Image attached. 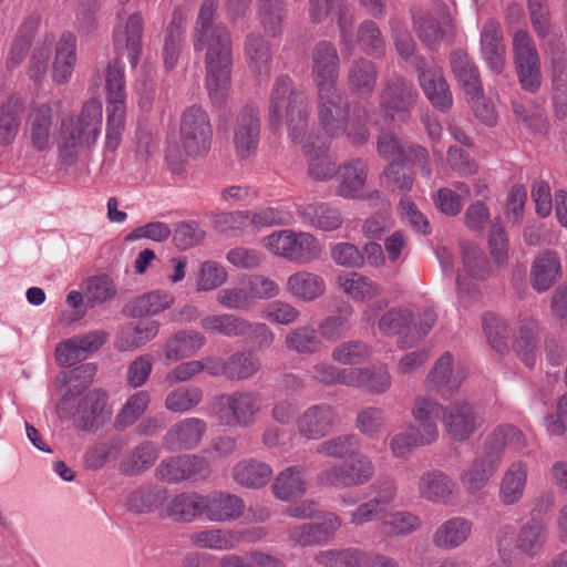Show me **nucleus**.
<instances>
[{
    "mask_svg": "<svg viewBox=\"0 0 567 567\" xmlns=\"http://www.w3.org/2000/svg\"><path fill=\"white\" fill-rule=\"evenodd\" d=\"M372 354L371 348L360 340L343 341L332 349L333 361L343 365H358L365 362Z\"/></svg>",
    "mask_w": 567,
    "mask_h": 567,
    "instance_id": "obj_60",
    "label": "nucleus"
},
{
    "mask_svg": "<svg viewBox=\"0 0 567 567\" xmlns=\"http://www.w3.org/2000/svg\"><path fill=\"white\" fill-rule=\"evenodd\" d=\"M245 54L254 73L258 75L269 74L271 53L264 38L249 35L245 44Z\"/></svg>",
    "mask_w": 567,
    "mask_h": 567,
    "instance_id": "obj_56",
    "label": "nucleus"
},
{
    "mask_svg": "<svg viewBox=\"0 0 567 567\" xmlns=\"http://www.w3.org/2000/svg\"><path fill=\"white\" fill-rule=\"evenodd\" d=\"M561 264L558 254L554 250H544L533 262L530 282L535 290H548L560 277Z\"/></svg>",
    "mask_w": 567,
    "mask_h": 567,
    "instance_id": "obj_34",
    "label": "nucleus"
},
{
    "mask_svg": "<svg viewBox=\"0 0 567 567\" xmlns=\"http://www.w3.org/2000/svg\"><path fill=\"white\" fill-rule=\"evenodd\" d=\"M464 379V370L461 367H454L452 354L445 352L426 375L425 386L443 399H449L458 390Z\"/></svg>",
    "mask_w": 567,
    "mask_h": 567,
    "instance_id": "obj_18",
    "label": "nucleus"
},
{
    "mask_svg": "<svg viewBox=\"0 0 567 567\" xmlns=\"http://www.w3.org/2000/svg\"><path fill=\"white\" fill-rule=\"evenodd\" d=\"M208 473V465L204 457L198 455H181L163 460L156 468L158 478L177 483Z\"/></svg>",
    "mask_w": 567,
    "mask_h": 567,
    "instance_id": "obj_22",
    "label": "nucleus"
},
{
    "mask_svg": "<svg viewBox=\"0 0 567 567\" xmlns=\"http://www.w3.org/2000/svg\"><path fill=\"white\" fill-rule=\"evenodd\" d=\"M472 522L455 516L443 522L433 533V545L440 549H454L462 546L471 536Z\"/></svg>",
    "mask_w": 567,
    "mask_h": 567,
    "instance_id": "obj_35",
    "label": "nucleus"
},
{
    "mask_svg": "<svg viewBox=\"0 0 567 567\" xmlns=\"http://www.w3.org/2000/svg\"><path fill=\"white\" fill-rule=\"evenodd\" d=\"M380 123L377 114L369 111L364 105L357 104L351 111V115L347 121L346 135L348 141L353 145H363L368 142L370 133L368 126Z\"/></svg>",
    "mask_w": 567,
    "mask_h": 567,
    "instance_id": "obj_48",
    "label": "nucleus"
},
{
    "mask_svg": "<svg viewBox=\"0 0 567 567\" xmlns=\"http://www.w3.org/2000/svg\"><path fill=\"white\" fill-rule=\"evenodd\" d=\"M303 223L324 231H332L341 227L340 212L327 203H309L297 207Z\"/></svg>",
    "mask_w": 567,
    "mask_h": 567,
    "instance_id": "obj_37",
    "label": "nucleus"
},
{
    "mask_svg": "<svg viewBox=\"0 0 567 567\" xmlns=\"http://www.w3.org/2000/svg\"><path fill=\"white\" fill-rule=\"evenodd\" d=\"M71 398L69 393L64 394L56 406V413L61 419H70L76 415L78 427L84 431H91L104 422L106 395L104 392L94 390L87 393L79 403L76 412L73 413L69 406Z\"/></svg>",
    "mask_w": 567,
    "mask_h": 567,
    "instance_id": "obj_12",
    "label": "nucleus"
},
{
    "mask_svg": "<svg viewBox=\"0 0 567 567\" xmlns=\"http://www.w3.org/2000/svg\"><path fill=\"white\" fill-rule=\"evenodd\" d=\"M352 371L360 372L358 384L349 386L364 389L372 394H382L391 386V374L386 367L378 365L371 368H352Z\"/></svg>",
    "mask_w": 567,
    "mask_h": 567,
    "instance_id": "obj_57",
    "label": "nucleus"
},
{
    "mask_svg": "<svg viewBox=\"0 0 567 567\" xmlns=\"http://www.w3.org/2000/svg\"><path fill=\"white\" fill-rule=\"evenodd\" d=\"M310 107L308 95L288 76L276 80L269 101V122L274 127L287 125L292 143L302 144L308 132Z\"/></svg>",
    "mask_w": 567,
    "mask_h": 567,
    "instance_id": "obj_3",
    "label": "nucleus"
},
{
    "mask_svg": "<svg viewBox=\"0 0 567 567\" xmlns=\"http://www.w3.org/2000/svg\"><path fill=\"white\" fill-rule=\"evenodd\" d=\"M179 135L182 145L188 155L206 154L210 148L213 136L207 113L198 106L187 109L181 120Z\"/></svg>",
    "mask_w": 567,
    "mask_h": 567,
    "instance_id": "obj_7",
    "label": "nucleus"
},
{
    "mask_svg": "<svg viewBox=\"0 0 567 567\" xmlns=\"http://www.w3.org/2000/svg\"><path fill=\"white\" fill-rule=\"evenodd\" d=\"M421 525L422 520L417 515L409 511H398L383 517L381 529L389 537H400L419 530Z\"/></svg>",
    "mask_w": 567,
    "mask_h": 567,
    "instance_id": "obj_55",
    "label": "nucleus"
},
{
    "mask_svg": "<svg viewBox=\"0 0 567 567\" xmlns=\"http://www.w3.org/2000/svg\"><path fill=\"white\" fill-rule=\"evenodd\" d=\"M244 509V501L234 494L215 493L205 495L204 498V515L209 522L236 520L241 516Z\"/></svg>",
    "mask_w": 567,
    "mask_h": 567,
    "instance_id": "obj_32",
    "label": "nucleus"
},
{
    "mask_svg": "<svg viewBox=\"0 0 567 567\" xmlns=\"http://www.w3.org/2000/svg\"><path fill=\"white\" fill-rule=\"evenodd\" d=\"M415 69L420 86L431 104L437 110L449 111L453 96L442 68L433 61L415 59Z\"/></svg>",
    "mask_w": 567,
    "mask_h": 567,
    "instance_id": "obj_13",
    "label": "nucleus"
},
{
    "mask_svg": "<svg viewBox=\"0 0 567 567\" xmlns=\"http://www.w3.org/2000/svg\"><path fill=\"white\" fill-rule=\"evenodd\" d=\"M528 483V465L525 461L512 462L503 472L498 485V498L503 505L520 502Z\"/></svg>",
    "mask_w": 567,
    "mask_h": 567,
    "instance_id": "obj_27",
    "label": "nucleus"
},
{
    "mask_svg": "<svg viewBox=\"0 0 567 567\" xmlns=\"http://www.w3.org/2000/svg\"><path fill=\"white\" fill-rule=\"evenodd\" d=\"M421 498L431 503L453 505L457 499L456 482L443 471L424 472L417 482Z\"/></svg>",
    "mask_w": 567,
    "mask_h": 567,
    "instance_id": "obj_20",
    "label": "nucleus"
},
{
    "mask_svg": "<svg viewBox=\"0 0 567 567\" xmlns=\"http://www.w3.org/2000/svg\"><path fill=\"white\" fill-rule=\"evenodd\" d=\"M378 71L373 62L365 59H357L352 62L348 72V85L358 96H370L374 91Z\"/></svg>",
    "mask_w": 567,
    "mask_h": 567,
    "instance_id": "obj_44",
    "label": "nucleus"
},
{
    "mask_svg": "<svg viewBox=\"0 0 567 567\" xmlns=\"http://www.w3.org/2000/svg\"><path fill=\"white\" fill-rule=\"evenodd\" d=\"M360 372L352 371V368L339 369L328 361H319L312 368V378L324 385L358 384Z\"/></svg>",
    "mask_w": 567,
    "mask_h": 567,
    "instance_id": "obj_53",
    "label": "nucleus"
},
{
    "mask_svg": "<svg viewBox=\"0 0 567 567\" xmlns=\"http://www.w3.org/2000/svg\"><path fill=\"white\" fill-rule=\"evenodd\" d=\"M415 24L421 40L430 47L451 42L454 37V25L449 14H442L439 19L415 20Z\"/></svg>",
    "mask_w": 567,
    "mask_h": 567,
    "instance_id": "obj_47",
    "label": "nucleus"
},
{
    "mask_svg": "<svg viewBox=\"0 0 567 567\" xmlns=\"http://www.w3.org/2000/svg\"><path fill=\"white\" fill-rule=\"evenodd\" d=\"M444 406L435 399L420 394L413 400L411 415L415 422L414 432L419 442L432 444L439 437V420L443 421Z\"/></svg>",
    "mask_w": 567,
    "mask_h": 567,
    "instance_id": "obj_15",
    "label": "nucleus"
},
{
    "mask_svg": "<svg viewBox=\"0 0 567 567\" xmlns=\"http://www.w3.org/2000/svg\"><path fill=\"white\" fill-rule=\"evenodd\" d=\"M357 41L368 55L379 56L384 53V38L377 23L371 20H364L359 25Z\"/></svg>",
    "mask_w": 567,
    "mask_h": 567,
    "instance_id": "obj_63",
    "label": "nucleus"
},
{
    "mask_svg": "<svg viewBox=\"0 0 567 567\" xmlns=\"http://www.w3.org/2000/svg\"><path fill=\"white\" fill-rule=\"evenodd\" d=\"M309 17L312 22H321L327 17L336 19L342 40L344 43L348 42L353 16L350 13L346 0H309Z\"/></svg>",
    "mask_w": 567,
    "mask_h": 567,
    "instance_id": "obj_33",
    "label": "nucleus"
},
{
    "mask_svg": "<svg viewBox=\"0 0 567 567\" xmlns=\"http://www.w3.org/2000/svg\"><path fill=\"white\" fill-rule=\"evenodd\" d=\"M53 110L51 104L42 103L32 107L24 135L31 148L38 153L50 152L53 147Z\"/></svg>",
    "mask_w": 567,
    "mask_h": 567,
    "instance_id": "obj_16",
    "label": "nucleus"
},
{
    "mask_svg": "<svg viewBox=\"0 0 567 567\" xmlns=\"http://www.w3.org/2000/svg\"><path fill=\"white\" fill-rule=\"evenodd\" d=\"M414 86L403 78H394L386 82L380 94V116L383 121L403 122L409 117L410 110L416 102Z\"/></svg>",
    "mask_w": 567,
    "mask_h": 567,
    "instance_id": "obj_8",
    "label": "nucleus"
},
{
    "mask_svg": "<svg viewBox=\"0 0 567 567\" xmlns=\"http://www.w3.org/2000/svg\"><path fill=\"white\" fill-rule=\"evenodd\" d=\"M452 71L472 103L478 102L483 96V86L477 66L467 53L455 51L451 55Z\"/></svg>",
    "mask_w": 567,
    "mask_h": 567,
    "instance_id": "obj_28",
    "label": "nucleus"
},
{
    "mask_svg": "<svg viewBox=\"0 0 567 567\" xmlns=\"http://www.w3.org/2000/svg\"><path fill=\"white\" fill-rule=\"evenodd\" d=\"M361 549L354 547L319 550L313 560L322 567H358Z\"/></svg>",
    "mask_w": 567,
    "mask_h": 567,
    "instance_id": "obj_61",
    "label": "nucleus"
},
{
    "mask_svg": "<svg viewBox=\"0 0 567 567\" xmlns=\"http://www.w3.org/2000/svg\"><path fill=\"white\" fill-rule=\"evenodd\" d=\"M311 76L317 91L336 89L340 59L336 47L329 41H319L311 51Z\"/></svg>",
    "mask_w": 567,
    "mask_h": 567,
    "instance_id": "obj_14",
    "label": "nucleus"
},
{
    "mask_svg": "<svg viewBox=\"0 0 567 567\" xmlns=\"http://www.w3.org/2000/svg\"><path fill=\"white\" fill-rule=\"evenodd\" d=\"M159 329L155 320H143L123 328L116 338L115 346L121 351H132L153 340Z\"/></svg>",
    "mask_w": 567,
    "mask_h": 567,
    "instance_id": "obj_42",
    "label": "nucleus"
},
{
    "mask_svg": "<svg viewBox=\"0 0 567 567\" xmlns=\"http://www.w3.org/2000/svg\"><path fill=\"white\" fill-rule=\"evenodd\" d=\"M496 539L502 559L512 565L514 556L528 559L537 557L546 544L547 529L542 520L530 518L518 528L516 534L511 526L503 527Z\"/></svg>",
    "mask_w": 567,
    "mask_h": 567,
    "instance_id": "obj_4",
    "label": "nucleus"
},
{
    "mask_svg": "<svg viewBox=\"0 0 567 567\" xmlns=\"http://www.w3.org/2000/svg\"><path fill=\"white\" fill-rule=\"evenodd\" d=\"M290 261L307 264L317 260L321 256V245L310 233L293 231L291 240Z\"/></svg>",
    "mask_w": 567,
    "mask_h": 567,
    "instance_id": "obj_58",
    "label": "nucleus"
},
{
    "mask_svg": "<svg viewBox=\"0 0 567 567\" xmlns=\"http://www.w3.org/2000/svg\"><path fill=\"white\" fill-rule=\"evenodd\" d=\"M272 489L281 501L301 497L307 491V471L299 465L287 467L278 474Z\"/></svg>",
    "mask_w": 567,
    "mask_h": 567,
    "instance_id": "obj_41",
    "label": "nucleus"
},
{
    "mask_svg": "<svg viewBox=\"0 0 567 567\" xmlns=\"http://www.w3.org/2000/svg\"><path fill=\"white\" fill-rule=\"evenodd\" d=\"M298 433L308 440H319L327 436L338 423V414L329 404H315L309 406L297 419Z\"/></svg>",
    "mask_w": 567,
    "mask_h": 567,
    "instance_id": "obj_19",
    "label": "nucleus"
},
{
    "mask_svg": "<svg viewBox=\"0 0 567 567\" xmlns=\"http://www.w3.org/2000/svg\"><path fill=\"white\" fill-rule=\"evenodd\" d=\"M360 446V439L355 434H342L326 440L317 446V452L321 455L344 458L352 455Z\"/></svg>",
    "mask_w": 567,
    "mask_h": 567,
    "instance_id": "obj_62",
    "label": "nucleus"
},
{
    "mask_svg": "<svg viewBox=\"0 0 567 567\" xmlns=\"http://www.w3.org/2000/svg\"><path fill=\"white\" fill-rule=\"evenodd\" d=\"M499 465L501 458L497 454L484 452L461 473L460 482L468 493L475 494L487 485Z\"/></svg>",
    "mask_w": 567,
    "mask_h": 567,
    "instance_id": "obj_31",
    "label": "nucleus"
},
{
    "mask_svg": "<svg viewBox=\"0 0 567 567\" xmlns=\"http://www.w3.org/2000/svg\"><path fill=\"white\" fill-rule=\"evenodd\" d=\"M25 116V106L20 95L12 93L0 99V146H11L20 131Z\"/></svg>",
    "mask_w": 567,
    "mask_h": 567,
    "instance_id": "obj_25",
    "label": "nucleus"
},
{
    "mask_svg": "<svg viewBox=\"0 0 567 567\" xmlns=\"http://www.w3.org/2000/svg\"><path fill=\"white\" fill-rule=\"evenodd\" d=\"M228 272L217 261L206 260L199 265L196 277V289L198 291H212L227 281Z\"/></svg>",
    "mask_w": 567,
    "mask_h": 567,
    "instance_id": "obj_64",
    "label": "nucleus"
},
{
    "mask_svg": "<svg viewBox=\"0 0 567 567\" xmlns=\"http://www.w3.org/2000/svg\"><path fill=\"white\" fill-rule=\"evenodd\" d=\"M260 123L258 111L254 106L244 107L234 123L233 143L239 157L250 156L258 146Z\"/></svg>",
    "mask_w": 567,
    "mask_h": 567,
    "instance_id": "obj_21",
    "label": "nucleus"
},
{
    "mask_svg": "<svg viewBox=\"0 0 567 567\" xmlns=\"http://www.w3.org/2000/svg\"><path fill=\"white\" fill-rule=\"evenodd\" d=\"M286 290L292 297L309 302L324 293L326 282L321 276L301 270L288 277Z\"/></svg>",
    "mask_w": 567,
    "mask_h": 567,
    "instance_id": "obj_40",
    "label": "nucleus"
},
{
    "mask_svg": "<svg viewBox=\"0 0 567 567\" xmlns=\"http://www.w3.org/2000/svg\"><path fill=\"white\" fill-rule=\"evenodd\" d=\"M103 110L100 101L89 100L79 113L61 121L58 140L59 161L64 166L75 164L79 156L91 150L101 134Z\"/></svg>",
    "mask_w": 567,
    "mask_h": 567,
    "instance_id": "obj_2",
    "label": "nucleus"
},
{
    "mask_svg": "<svg viewBox=\"0 0 567 567\" xmlns=\"http://www.w3.org/2000/svg\"><path fill=\"white\" fill-rule=\"evenodd\" d=\"M266 535L264 528H255L241 535L234 530H223L219 528H207L194 532L189 536L190 543L199 548H208L214 550H228L235 548L244 538L250 540L260 539Z\"/></svg>",
    "mask_w": 567,
    "mask_h": 567,
    "instance_id": "obj_23",
    "label": "nucleus"
},
{
    "mask_svg": "<svg viewBox=\"0 0 567 567\" xmlns=\"http://www.w3.org/2000/svg\"><path fill=\"white\" fill-rule=\"evenodd\" d=\"M204 498L205 495L197 493L178 494L162 508V515L177 522H193L204 515Z\"/></svg>",
    "mask_w": 567,
    "mask_h": 567,
    "instance_id": "obj_38",
    "label": "nucleus"
},
{
    "mask_svg": "<svg viewBox=\"0 0 567 567\" xmlns=\"http://www.w3.org/2000/svg\"><path fill=\"white\" fill-rule=\"evenodd\" d=\"M462 269L456 277L458 305L467 308L480 300L478 282L486 279L491 270L482 250L471 244L462 243Z\"/></svg>",
    "mask_w": 567,
    "mask_h": 567,
    "instance_id": "obj_6",
    "label": "nucleus"
},
{
    "mask_svg": "<svg viewBox=\"0 0 567 567\" xmlns=\"http://www.w3.org/2000/svg\"><path fill=\"white\" fill-rule=\"evenodd\" d=\"M203 395L198 386H178L166 395L164 405L169 412L186 413L203 401Z\"/></svg>",
    "mask_w": 567,
    "mask_h": 567,
    "instance_id": "obj_59",
    "label": "nucleus"
},
{
    "mask_svg": "<svg viewBox=\"0 0 567 567\" xmlns=\"http://www.w3.org/2000/svg\"><path fill=\"white\" fill-rule=\"evenodd\" d=\"M285 346L289 351L300 354H312L322 347L317 330L311 326L291 329L285 337Z\"/></svg>",
    "mask_w": 567,
    "mask_h": 567,
    "instance_id": "obj_52",
    "label": "nucleus"
},
{
    "mask_svg": "<svg viewBox=\"0 0 567 567\" xmlns=\"http://www.w3.org/2000/svg\"><path fill=\"white\" fill-rule=\"evenodd\" d=\"M206 429V423L202 419H183L169 427L163 437V445L168 451L194 449L202 441Z\"/></svg>",
    "mask_w": 567,
    "mask_h": 567,
    "instance_id": "obj_24",
    "label": "nucleus"
},
{
    "mask_svg": "<svg viewBox=\"0 0 567 567\" xmlns=\"http://www.w3.org/2000/svg\"><path fill=\"white\" fill-rule=\"evenodd\" d=\"M338 186L336 194L347 199H357L362 197L367 184L368 166L367 163L353 158L343 162L337 172Z\"/></svg>",
    "mask_w": 567,
    "mask_h": 567,
    "instance_id": "obj_26",
    "label": "nucleus"
},
{
    "mask_svg": "<svg viewBox=\"0 0 567 567\" xmlns=\"http://www.w3.org/2000/svg\"><path fill=\"white\" fill-rule=\"evenodd\" d=\"M206 343V338L198 331L182 330L169 338L165 344V358L176 362L189 358L199 351Z\"/></svg>",
    "mask_w": 567,
    "mask_h": 567,
    "instance_id": "obj_43",
    "label": "nucleus"
},
{
    "mask_svg": "<svg viewBox=\"0 0 567 567\" xmlns=\"http://www.w3.org/2000/svg\"><path fill=\"white\" fill-rule=\"evenodd\" d=\"M200 326L208 332L238 338L246 337L249 320L234 313L210 315L202 320Z\"/></svg>",
    "mask_w": 567,
    "mask_h": 567,
    "instance_id": "obj_49",
    "label": "nucleus"
},
{
    "mask_svg": "<svg viewBox=\"0 0 567 567\" xmlns=\"http://www.w3.org/2000/svg\"><path fill=\"white\" fill-rule=\"evenodd\" d=\"M514 61L524 90L535 92L542 82L539 58L534 42L525 30L513 34Z\"/></svg>",
    "mask_w": 567,
    "mask_h": 567,
    "instance_id": "obj_10",
    "label": "nucleus"
},
{
    "mask_svg": "<svg viewBox=\"0 0 567 567\" xmlns=\"http://www.w3.org/2000/svg\"><path fill=\"white\" fill-rule=\"evenodd\" d=\"M350 115L348 102L338 87L318 92V118L329 137L344 135Z\"/></svg>",
    "mask_w": 567,
    "mask_h": 567,
    "instance_id": "obj_11",
    "label": "nucleus"
},
{
    "mask_svg": "<svg viewBox=\"0 0 567 567\" xmlns=\"http://www.w3.org/2000/svg\"><path fill=\"white\" fill-rule=\"evenodd\" d=\"M106 111H126L124 66L118 61L109 64L105 79Z\"/></svg>",
    "mask_w": 567,
    "mask_h": 567,
    "instance_id": "obj_46",
    "label": "nucleus"
},
{
    "mask_svg": "<svg viewBox=\"0 0 567 567\" xmlns=\"http://www.w3.org/2000/svg\"><path fill=\"white\" fill-rule=\"evenodd\" d=\"M336 285L353 301L365 302L381 295V287L371 278L359 272H342L336 277Z\"/></svg>",
    "mask_w": 567,
    "mask_h": 567,
    "instance_id": "obj_36",
    "label": "nucleus"
},
{
    "mask_svg": "<svg viewBox=\"0 0 567 567\" xmlns=\"http://www.w3.org/2000/svg\"><path fill=\"white\" fill-rule=\"evenodd\" d=\"M321 522L308 523L289 529V540L301 547L322 546L330 543L341 527L342 520L334 513H324Z\"/></svg>",
    "mask_w": 567,
    "mask_h": 567,
    "instance_id": "obj_17",
    "label": "nucleus"
},
{
    "mask_svg": "<svg viewBox=\"0 0 567 567\" xmlns=\"http://www.w3.org/2000/svg\"><path fill=\"white\" fill-rule=\"evenodd\" d=\"M414 312L409 308H393L385 312L378 322L379 330L386 336L404 332L408 341L412 340Z\"/></svg>",
    "mask_w": 567,
    "mask_h": 567,
    "instance_id": "obj_54",
    "label": "nucleus"
},
{
    "mask_svg": "<svg viewBox=\"0 0 567 567\" xmlns=\"http://www.w3.org/2000/svg\"><path fill=\"white\" fill-rule=\"evenodd\" d=\"M159 456V446L145 441L135 446L120 463V471L125 475L140 474L152 467Z\"/></svg>",
    "mask_w": 567,
    "mask_h": 567,
    "instance_id": "obj_45",
    "label": "nucleus"
},
{
    "mask_svg": "<svg viewBox=\"0 0 567 567\" xmlns=\"http://www.w3.org/2000/svg\"><path fill=\"white\" fill-rule=\"evenodd\" d=\"M143 20L138 13L131 14L114 29V45L117 51H127L130 63L135 68L140 60Z\"/></svg>",
    "mask_w": 567,
    "mask_h": 567,
    "instance_id": "obj_29",
    "label": "nucleus"
},
{
    "mask_svg": "<svg viewBox=\"0 0 567 567\" xmlns=\"http://www.w3.org/2000/svg\"><path fill=\"white\" fill-rule=\"evenodd\" d=\"M262 406L264 396L258 391L236 390L216 396L212 412L221 424L248 427L256 423Z\"/></svg>",
    "mask_w": 567,
    "mask_h": 567,
    "instance_id": "obj_5",
    "label": "nucleus"
},
{
    "mask_svg": "<svg viewBox=\"0 0 567 567\" xmlns=\"http://www.w3.org/2000/svg\"><path fill=\"white\" fill-rule=\"evenodd\" d=\"M302 147L308 158V174L311 178L326 182L336 176L338 168L327 147L316 148L309 143H306Z\"/></svg>",
    "mask_w": 567,
    "mask_h": 567,
    "instance_id": "obj_50",
    "label": "nucleus"
},
{
    "mask_svg": "<svg viewBox=\"0 0 567 567\" xmlns=\"http://www.w3.org/2000/svg\"><path fill=\"white\" fill-rule=\"evenodd\" d=\"M526 435L512 424H501L487 435L484 452L503 458L505 452L520 453L527 447Z\"/></svg>",
    "mask_w": 567,
    "mask_h": 567,
    "instance_id": "obj_30",
    "label": "nucleus"
},
{
    "mask_svg": "<svg viewBox=\"0 0 567 567\" xmlns=\"http://www.w3.org/2000/svg\"><path fill=\"white\" fill-rule=\"evenodd\" d=\"M216 0H204L194 27L195 51H206V84L212 102L223 105L231 83V40L228 30L215 23Z\"/></svg>",
    "mask_w": 567,
    "mask_h": 567,
    "instance_id": "obj_1",
    "label": "nucleus"
},
{
    "mask_svg": "<svg viewBox=\"0 0 567 567\" xmlns=\"http://www.w3.org/2000/svg\"><path fill=\"white\" fill-rule=\"evenodd\" d=\"M231 474L237 484L247 488H260L270 482L274 472L269 464L247 458L239 461L233 467Z\"/></svg>",
    "mask_w": 567,
    "mask_h": 567,
    "instance_id": "obj_39",
    "label": "nucleus"
},
{
    "mask_svg": "<svg viewBox=\"0 0 567 567\" xmlns=\"http://www.w3.org/2000/svg\"><path fill=\"white\" fill-rule=\"evenodd\" d=\"M483 424V415L465 400L444 406L443 426L449 437L455 442H466Z\"/></svg>",
    "mask_w": 567,
    "mask_h": 567,
    "instance_id": "obj_9",
    "label": "nucleus"
},
{
    "mask_svg": "<svg viewBox=\"0 0 567 567\" xmlns=\"http://www.w3.org/2000/svg\"><path fill=\"white\" fill-rule=\"evenodd\" d=\"M75 47V38L69 33L63 34L58 44L53 63L54 82L62 84L70 80L76 60Z\"/></svg>",
    "mask_w": 567,
    "mask_h": 567,
    "instance_id": "obj_51",
    "label": "nucleus"
}]
</instances>
